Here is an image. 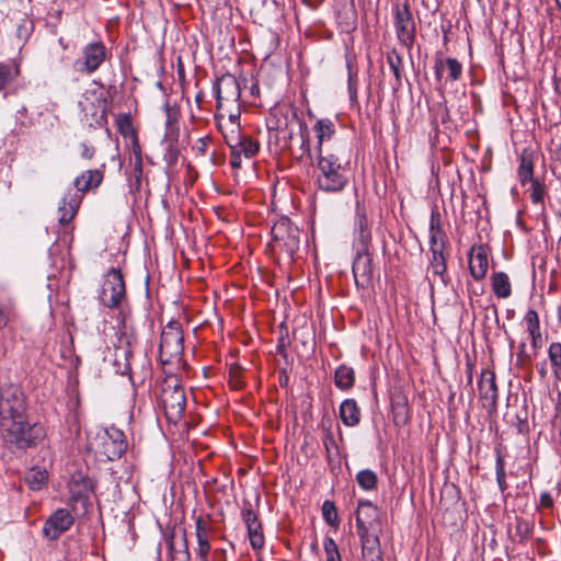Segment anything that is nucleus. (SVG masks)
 I'll use <instances>...</instances> for the list:
<instances>
[{"mask_svg": "<svg viewBox=\"0 0 561 561\" xmlns=\"http://www.w3.org/2000/svg\"><path fill=\"white\" fill-rule=\"evenodd\" d=\"M26 397L14 383L0 386V432L3 444L12 451H24L46 435L43 425L27 420Z\"/></svg>", "mask_w": 561, "mask_h": 561, "instance_id": "nucleus-1", "label": "nucleus"}, {"mask_svg": "<svg viewBox=\"0 0 561 561\" xmlns=\"http://www.w3.org/2000/svg\"><path fill=\"white\" fill-rule=\"evenodd\" d=\"M314 176L319 190L336 193L344 190L348 180L339 157L328 150L317 152Z\"/></svg>", "mask_w": 561, "mask_h": 561, "instance_id": "nucleus-2", "label": "nucleus"}, {"mask_svg": "<svg viewBox=\"0 0 561 561\" xmlns=\"http://www.w3.org/2000/svg\"><path fill=\"white\" fill-rule=\"evenodd\" d=\"M271 233L273 250L284 252L291 260L300 245L298 228L283 219L273 226Z\"/></svg>", "mask_w": 561, "mask_h": 561, "instance_id": "nucleus-3", "label": "nucleus"}, {"mask_svg": "<svg viewBox=\"0 0 561 561\" xmlns=\"http://www.w3.org/2000/svg\"><path fill=\"white\" fill-rule=\"evenodd\" d=\"M183 333L181 324L176 321L169 322L161 332L160 358L163 363L180 359L183 354Z\"/></svg>", "mask_w": 561, "mask_h": 561, "instance_id": "nucleus-4", "label": "nucleus"}, {"mask_svg": "<svg viewBox=\"0 0 561 561\" xmlns=\"http://www.w3.org/2000/svg\"><path fill=\"white\" fill-rule=\"evenodd\" d=\"M125 298V283L119 270L112 268L105 275L100 293L101 302L107 308H116Z\"/></svg>", "mask_w": 561, "mask_h": 561, "instance_id": "nucleus-5", "label": "nucleus"}, {"mask_svg": "<svg viewBox=\"0 0 561 561\" xmlns=\"http://www.w3.org/2000/svg\"><path fill=\"white\" fill-rule=\"evenodd\" d=\"M394 28L400 44L410 50L415 41V23L407 2L394 8Z\"/></svg>", "mask_w": 561, "mask_h": 561, "instance_id": "nucleus-6", "label": "nucleus"}, {"mask_svg": "<svg viewBox=\"0 0 561 561\" xmlns=\"http://www.w3.org/2000/svg\"><path fill=\"white\" fill-rule=\"evenodd\" d=\"M106 58V49L103 43L95 42L83 47L81 57L72 64V69L79 73L91 75L99 69Z\"/></svg>", "mask_w": 561, "mask_h": 561, "instance_id": "nucleus-7", "label": "nucleus"}, {"mask_svg": "<svg viewBox=\"0 0 561 561\" xmlns=\"http://www.w3.org/2000/svg\"><path fill=\"white\" fill-rule=\"evenodd\" d=\"M100 454L107 460H115L123 456L127 449V442L123 431L114 426L107 427L99 434Z\"/></svg>", "mask_w": 561, "mask_h": 561, "instance_id": "nucleus-8", "label": "nucleus"}, {"mask_svg": "<svg viewBox=\"0 0 561 561\" xmlns=\"http://www.w3.org/2000/svg\"><path fill=\"white\" fill-rule=\"evenodd\" d=\"M161 402L167 417L175 422L182 416L185 409L184 390L178 386L163 389Z\"/></svg>", "mask_w": 561, "mask_h": 561, "instance_id": "nucleus-9", "label": "nucleus"}, {"mask_svg": "<svg viewBox=\"0 0 561 561\" xmlns=\"http://www.w3.org/2000/svg\"><path fill=\"white\" fill-rule=\"evenodd\" d=\"M230 119L232 129L228 134H224L226 144L230 150H237L248 159L253 157L259 151V142L240 134L239 125L234 123V116H230Z\"/></svg>", "mask_w": 561, "mask_h": 561, "instance_id": "nucleus-10", "label": "nucleus"}, {"mask_svg": "<svg viewBox=\"0 0 561 561\" xmlns=\"http://www.w3.org/2000/svg\"><path fill=\"white\" fill-rule=\"evenodd\" d=\"M214 90L217 107H221L224 102L236 103L241 95L239 82L237 78L230 73L222 75L218 78L214 85Z\"/></svg>", "mask_w": 561, "mask_h": 561, "instance_id": "nucleus-11", "label": "nucleus"}, {"mask_svg": "<svg viewBox=\"0 0 561 561\" xmlns=\"http://www.w3.org/2000/svg\"><path fill=\"white\" fill-rule=\"evenodd\" d=\"M479 398L482 407L492 413L496 410L497 388L493 371L483 370L478 382Z\"/></svg>", "mask_w": 561, "mask_h": 561, "instance_id": "nucleus-12", "label": "nucleus"}, {"mask_svg": "<svg viewBox=\"0 0 561 561\" xmlns=\"http://www.w3.org/2000/svg\"><path fill=\"white\" fill-rule=\"evenodd\" d=\"M73 524L72 515L65 508L57 510L46 520L43 533L50 540H56L62 533L68 530Z\"/></svg>", "mask_w": 561, "mask_h": 561, "instance_id": "nucleus-13", "label": "nucleus"}, {"mask_svg": "<svg viewBox=\"0 0 561 561\" xmlns=\"http://www.w3.org/2000/svg\"><path fill=\"white\" fill-rule=\"evenodd\" d=\"M353 275L358 287H367L373 278L371 255L369 251H355Z\"/></svg>", "mask_w": 561, "mask_h": 561, "instance_id": "nucleus-14", "label": "nucleus"}, {"mask_svg": "<svg viewBox=\"0 0 561 561\" xmlns=\"http://www.w3.org/2000/svg\"><path fill=\"white\" fill-rule=\"evenodd\" d=\"M370 243L371 233L366 214L364 209L357 207L353 248L355 251H369Z\"/></svg>", "mask_w": 561, "mask_h": 561, "instance_id": "nucleus-15", "label": "nucleus"}, {"mask_svg": "<svg viewBox=\"0 0 561 561\" xmlns=\"http://www.w3.org/2000/svg\"><path fill=\"white\" fill-rule=\"evenodd\" d=\"M447 70V79L451 81H457L461 78L462 75V66L461 64L453 57L443 58L442 56H437L434 62V72L435 79L440 82L444 78V72Z\"/></svg>", "mask_w": 561, "mask_h": 561, "instance_id": "nucleus-16", "label": "nucleus"}, {"mask_svg": "<svg viewBox=\"0 0 561 561\" xmlns=\"http://www.w3.org/2000/svg\"><path fill=\"white\" fill-rule=\"evenodd\" d=\"M81 204V194L70 188L61 198L58 207V221L60 225L69 224L76 216Z\"/></svg>", "mask_w": 561, "mask_h": 561, "instance_id": "nucleus-17", "label": "nucleus"}, {"mask_svg": "<svg viewBox=\"0 0 561 561\" xmlns=\"http://www.w3.org/2000/svg\"><path fill=\"white\" fill-rule=\"evenodd\" d=\"M469 270L471 276L477 280L485 277L488 272V252L483 245L472 247L469 254Z\"/></svg>", "mask_w": 561, "mask_h": 561, "instance_id": "nucleus-18", "label": "nucleus"}, {"mask_svg": "<svg viewBox=\"0 0 561 561\" xmlns=\"http://www.w3.org/2000/svg\"><path fill=\"white\" fill-rule=\"evenodd\" d=\"M378 518V508L370 501H359L356 512V526L358 529H368Z\"/></svg>", "mask_w": 561, "mask_h": 561, "instance_id": "nucleus-19", "label": "nucleus"}, {"mask_svg": "<svg viewBox=\"0 0 561 561\" xmlns=\"http://www.w3.org/2000/svg\"><path fill=\"white\" fill-rule=\"evenodd\" d=\"M195 534L197 538L196 554L199 561H208V554L210 551V543L208 540V528L207 524L202 517L195 520Z\"/></svg>", "mask_w": 561, "mask_h": 561, "instance_id": "nucleus-20", "label": "nucleus"}, {"mask_svg": "<svg viewBox=\"0 0 561 561\" xmlns=\"http://www.w3.org/2000/svg\"><path fill=\"white\" fill-rule=\"evenodd\" d=\"M102 173L98 170H88L82 173L80 176L76 178L73 181L75 190L72 192H78L81 194V198L83 197V193L90 190L91 187L99 186L102 182Z\"/></svg>", "mask_w": 561, "mask_h": 561, "instance_id": "nucleus-21", "label": "nucleus"}, {"mask_svg": "<svg viewBox=\"0 0 561 561\" xmlns=\"http://www.w3.org/2000/svg\"><path fill=\"white\" fill-rule=\"evenodd\" d=\"M339 414L346 426H356L360 421V410L354 399L344 400L340 405Z\"/></svg>", "mask_w": 561, "mask_h": 561, "instance_id": "nucleus-22", "label": "nucleus"}, {"mask_svg": "<svg viewBox=\"0 0 561 561\" xmlns=\"http://www.w3.org/2000/svg\"><path fill=\"white\" fill-rule=\"evenodd\" d=\"M444 232L440 228L439 215L432 211L430 220V250H445Z\"/></svg>", "mask_w": 561, "mask_h": 561, "instance_id": "nucleus-23", "label": "nucleus"}, {"mask_svg": "<svg viewBox=\"0 0 561 561\" xmlns=\"http://www.w3.org/2000/svg\"><path fill=\"white\" fill-rule=\"evenodd\" d=\"M314 130L318 139L317 152H320V150H324L323 142L330 140L334 135V124L329 118H322L316 123Z\"/></svg>", "mask_w": 561, "mask_h": 561, "instance_id": "nucleus-24", "label": "nucleus"}, {"mask_svg": "<svg viewBox=\"0 0 561 561\" xmlns=\"http://www.w3.org/2000/svg\"><path fill=\"white\" fill-rule=\"evenodd\" d=\"M133 154L134 157L130 158V163H131V172H130V175H129V181H130V185L131 187H136V190L139 188L140 186V181H141V176H142V159H141V151H140V147L136 144L134 145L133 147Z\"/></svg>", "mask_w": 561, "mask_h": 561, "instance_id": "nucleus-25", "label": "nucleus"}, {"mask_svg": "<svg viewBox=\"0 0 561 561\" xmlns=\"http://www.w3.org/2000/svg\"><path fill=\"white\" fill-rule=\"evenodd\" d=\"M387 62L394 76L393 88L399 89L402 85L403 78V60L400 54L392 49L387 54Z\"/></svg>", "mask_w": 561, "mask_h": 561, "instance_id": "nucleus-26", "label": "nucleus"}, {"mask_svg": "<svg viewBox=\"0 0 561 561\" xmlns=\"http://www.w3.org/2000/svg\"><path fill=\"white\" fill-rule=\"evenodd\" d=\"M492 289L496 297L507 298L511 296L512 287L506 273L496 272L492 275Z\"/></svg>", "mask_w": 561, "mask_h": 561, "instance_id": "nucleus-27", "label": "nucleus"}, {"mask_svg": "<svg viewBox=\"0 0 561 561\" xmlns=\"http://www.w3.org/2000/svg\"><path fill=\"white\" fill-rule=\"evenodd\" d=\"M89 98L87 94L83 95V100L80 101L79 105L81 106L82 112L84 113V116L91 115L96 123L100 122V119L104 118L105 110H104V100L101 98H96L98 104L94 103L89 104Z\"/></svg>", "mask_w": 561, "mask_h": 561, "instance_id": "nucleus-28", "label": "nucleus"}, {"mask_svg": "<svg viewBox=\"0 0 561 561\" xmlns=\"http://www.w3.org/2000/svg\"><path fill=\"white\" fill-rule=\"evenodd\" d=\"M519 182L523 186L534 181V161L530 153L524 152L520 156V162L517 170Z\"/></svg>", "mask_w": 561, "mask_h": 561, "instance_id": "nucleus-29", "label": "nucleus"}, {"mask_svg": "<svg viewBox=\"0 0 561 561\" xmlns=\"http://www.w3.org/2000/svg\"><path fill=\"white\" fill-rule=\"evenodd\" d=\"M355 381L354 370L352 367L341 365L335 370L334 382L341 390H347L353 387Z\"/></svg>", "mask_w": 561, "mask_h": 561, "instance_id": "nucleus-30", "label": "nucleus"}, {"mask_svg": "<svg viewBox=\"0 0 561 561\" xmlns=\"http://www.w3.org/2000/svg\"><path fill=\"white\" fill-rule=\"evenodd\" d=\"M47 471L45 469L34 467L25 474V482L32 490H41L47 481Z\"/></svg>", "mask_w": 561, "mask_h": 561, "instance_id": "nucleus-31", "label": "nucleus"}, {"mask_svg": "<svg viewBox=\"0 0 561 561\" xmlns=\"http://www.w3.org/2000/svg\"><path fill=\"white\" fill-rule=\"evenodd\" d=\"M548 358L556 378L561 379V343L552 342L548 347Z\"/></svg>", "mask_w": 561, "mask_h": 561, "instance_id": "nucleus-32", "label": "nucleus"}, {"mask_svg": "<svg viewBox=\"0 0 561 561\" xmlns=\"http://www.w3.org/2000/svg\"><path fill=\"white\" fill-rule=\"evenodd\" d=\"M346 68H347V89L350 94V100L352 104H355L357 102V70L354 69L353 61L351 58H346Z\"/></svg>", "mask_w": 561, "mask_h": 561, "instance_id": "nucleus-33", "label": "nucleus"}, {"mask_svg": "<svg viewBox=\"0 0 561 561\" xmlns=\"http://www.w3.org/2000/svg\"><path fill=\"white\" fill-rule=\"evenodd\" d=\"M356 482L365 491H371L376 489L378 478L377 474L370 469L360 470L356 474Z\"/></svg>", "mask_w": 561, "mask_h": 561, "instance_id": "nucleus-34", "label": "nucleus"}, {"mask_svg": "<svg viewBox=\"0 0 561 561\" xmlns=\"http://www.w3.org/2000/svg\"><path fill=\"white\" fill-rule=\"evenodd\" d=\"M432 259L430 266L435 275L444 276L446 272V257L444 255V250H434L431 251Z\"/></svg>", "mask_w": 561, "mask_h": 561, "instance_id": "nucleus-35", "label": "nucleus"}, {"mask_svg": "<svg viewBox=\"0 0 561 561\" xmlns=\"http://www.w3.org/2000/svg\"><path fill=\"white\" fill-rule=\"evenodd\" d=\"M250 545L254 550H260L264 546V535L262 524L259 523L251 528H247Z\"/></svg>", "mask_w": 561, "mask_h": 561, "instance_id": "nucleus-36", "label": "nucleus"}, {"mask_svg": "<svg viewBox=\"0 0 561 561\" xmlns=\"http://www.w3.org/2000/svg\"><path fill=\"white\" fill-rule=\"evenodd\" d=\"M530 186L527 190L529 197L534 204H543L546 196L545 185L537 179L529 182Z\"/></svg>", "mask_w": 561, "mask_h": 561, "instance_id": "nucleus-37", "label": "nucleus"}, {"mask_svg": "<svg viewBox=\"0 0 561 561\" xmlns=\"http://www.w3.org/2000/svg\"><path fill=\"white\" fill-rule=\"evenodd\" d=\"M19 67L0 64V90L4 89L16 76H19Z\"/></svg>", "mask_w": 561, "mask_h": 561, "instance_id": "nucleus-38", "label": "nucleus"}, {"mask_svg": "<svg viewBox=\"0 0 561 561\" xmlns=\"http://www.w3.org/2000/svg\"><path fill=\"white\" fill-rule=\"evenodd\" d=\"M357 531L362 540V550H370L373 548L380 549L379 538L377 535L369 534V529H358Z\"/></svg>", "mask_w": 561, "mask_h": 561, "instance_id": "nucleus-39", "label": "nucleus"}, {"mask_svg": "<svg viewBox=\"0 0 561 561\" xmlns=\"http://www.w3.org/2000/svg\"><path fill=\"white\" fill-rule=\"evenodd\" d=\"M241 517L247 528H251V526H255L256 524L261 523L250 502L243 503Z\"/></svg>", "mask_w": 561, "mask_h": 561, "instance_id": "nucleus-40", "label": "nucleus"}, {"mask_svg": "<svg viewBox=\"0 0 561 561\" xmlns=\"http://www.w3.org/2000/svg\"><path fill=\"white\" fill-rule=\"evenodd\" d=\"M323 445L329 460L334 459L339 455L337 444L334 439L332 432H330L329 430L324 434Z\"/></svg>", "mask_w": 561, "mask_h": 561, "instance_id": "nucleus-41", "label": "nucleus"}, {"mask_svg": "<svg viewBox=\"0 0 561 561\" xmlns=\"http://www.w3.org/2000/svg\"><path fill=\"white\" fill-rule=\"evenodd\" d=\"M495 473H496V482L499 485V489L504 492L507 488L506 481H505V463L504 458L501 454H497L496 456V462H495Z\"/></svg>", "mask_w": 561, "mask_h": 561, "instance_id": "nucleus-42", "label": "nucleus"}, {"mask_svg": "<svg viewBox=\"0 0 561 561\" xmlns=\"http://www.w3.org/2000/svg\"><path fill=\"white\" fill-rule=\"evenodd\" d=\"M301 127V124L299 123L297 116L295 113H291L290 118L287 116L285 117V127L283 128L280 125V122L278 121L275 128L279 130L280 133H287L288 138H291L295 127Z\"/></svg>", "mask_w": 561, "mask_h": 561, "instance_id": "nucleus-43", "label": "nucleus"}, {"mask_svg": "<svg viewBox=\"0 0 561 561\" xmlns=\"http://www.w3.org/2000/svg\"><path fill=\"white\" fill-rule=\"evenodd\" d=\"M325 561H341L337 545L332 538L324 539Z\"/></svg>", "mask_w": 561, "mask_h": 561, "instance_id": "nucleus-44", "label": "nucleus"}, {"mask_svg": "<svg viewBox=\"0 0 561 561\" xmlns=\"http://www.w3.org/2000/svg\"><path fill=\"white\" fill-rule=\"evenodd\" d=\"M322 514H323V518L325 519V522L329 525H331V526L336 525L337 512H336V508H335V505L333 504V502L324 501V503L322 505Z\"/></svg>", "mask_w": 561, "mask_h": 561, "instance_id": "nucleus-45", "label": "nucleus"}, {"mask_svg": "<svg viewBox=\"0 0 561 561\" xmlns=\"http://www.w3.org/2000/svg\"><path fill=\"white\" fill-rule=\"evenodd\" d=\"M524 321L527 327V332L540 331L539 316L536 310L529 309L524 317Z\"/></svg>", "mask_w": 561, "mask_h": 561, "instance_id": "nucleus-46", "label": "nucleus"}, {"mask_svg": "<svg viewBox=\"0 0 561 561\" xmlns=\"http://www.w3.org/2000/svg\"><path fill=\"white\" fill-rule=\"evenodd\" d=\"M81 485H79V489L76 491L73 488H71V492L75 496L81 497L85 495L89 491L92 489V483L89 479L84 477H80Z\"/></svg>", "mask_w": 561, "mask_h": 561, "instance_id": "nucleus-47", "label": "nucleus"}, {"mask_svg": "<svg viewBox=\"0 0 561 561\" xmlns=\"http://www.w3.org/2000/svg\"><path fill=\"white\" fill-rule=\"evenodd\" d=\"M364 561H383L381 549L362 550Z\"/></svg>", "mask_w": 561, "mask_h": 561, "instance_id": "nucleus-48", "label": "nucleus"}, {"mask_svg": "<svg viewBox=\"0 0 561 561\" xmlns=\"http://www.w3.org/2000/svg\"><path fill=\"white\" fill-rule=\"evenodd\" d=\"M517 364L519 366H524L526 363L530 362L531 357L526 352V343L522 342L518 346V353H517Z\"/></svg>", "mask_w": 561, "mask_h": 561, "instance_id": "nucleus-49", "label": "nucleus"}, {"mask_svg": "<svg viewBox=\"0 0 561 561\" xmlns=\"http://www.w3.org/2000/svg\"><path fill=\"white\" fill-rule=\"evenodd\" d=\"M31 30V22H24L18 26L16 36L19 37V39L25 41L30 36Z\"/></svg>", "mask_w": 561, "mask_h": 561, "instance_id": "nucleus-50", "label": "nucleus"}, {"mask_svg": "<svg viewBox=\"0 0 561 561\" xmlns=\"http://www.w3.org/2000/svg\"><path fill=\"white\" fill-rule=\"evenodd\" d=\"M516 531L520 539H525L529 536L530 527L526 520L518 519L516 523Z\"/></svg>", "mask_w": 561, "mask_h": 561, "instance_id": "nucleus-51", "label": "nucleus"}, {"mask_svg": "<svg viewBox=\"0 0 561 561\" xmlns=\"http://www.w3.org/2000/svg\"><path fill=\"white\" fill-rule=\"evenodd\" d=\"M540 507L551 508L553 506V499L549 492H542L539 500Z\"/></svg>", "mask_w": 561, "mask_h": 561, "instance_id": "nucleus-52", "label": "nucleus"}, {"mask_svg": "<svg viewBox=\"0 0 561 561\" xmlns=\"http://www.w3.org/2000/svg\"><path fill=\"white\" fill-rule=\"evenodd\" d=\"M530 340H531V346L533 348L537 350L541 347L542 344V336L541 331H535V332H528Z\"/></svg>", "mask_w": 561, "mask_h": 561, "instance_id": "nucleus-53", "label": "nucleus"}, {"mask_svg": "<svg viewBox=\"0 0 561 561\" xmlns=\"http://www.w3.org/2000/svg\"><path fill=\"white\" fill-rule=\"evenodd\" d=\"M242 164V154L239 153L237 150H231V157H230V165L233 169H239Z\"/></svg>", "mask_w": 561, "mask_h": 561, "instance_id": "nucleus-54", "label": "nucleus"}, {"mask_svg": "<svg viewBox=\"0 0 561 561\" xmlns=\"http://www.w3.org/2000/svg\"><path fill=\"white\" fill-rule=\"evenodd\" d=\"M193 149L199 154H205L207 150L206 140L203 138L197 139L196 144L193 146Z\"/></svg>", "mask_w": 561, "mask_h": 561, "instance_id": "nucleus-55", "label": "nucleus"}, {"mask_svg": "<svg viewBox=\"0 0 561 561\" xmlns=\"http://www.w3.org/2000/svg\"><path fill=\"white\" fill-rule=\"evenodd\" d=\"M131 342H133V335L128 334L126 325H123V331L119 336V343L121 344L125 343L127 346H130Z\"/></svg>", "mask_w": 561, "mask_h": 561, "instance_id": "nucleus-56", "label": "nucleus"}, {"mask_svg": "<svg viewBox=\"0 0 561 561\" xmlns=\"http://www.w3.org/2000/svg\"><path fill=\"white\" fill-rule=\"evenodd\" d=\"M81 147H82L81 156L85 159H91L94 153V149L89 147L87 144H82Z\"/></svg>", "mask_w": 561, "mask_h": 561, "instance_id": "nucleus-57", "label": "nucleus"}, {"mask_svg": "<svg viewBox=\"0 0 561 561\" xmlns=\"http://www.w3.org/2000/svg\"><path fill=\"white\" fill-rule=\"evenodd\" d=\"M537 369H538V374H539L540 378L546 379L548 376L547 363L542 362V363L538 364Z\"/></svg>", "mask_w": 561, "mask_h": 561, "instance_id": "nucleus-58", "label": "nucleus"}, {"mask_svg": "<svg viewBox=\"0 0 561 561\" xmlns=\"http://www.w3.org/2000/svg\"><path fill=\"white\" fill-rule=\"evenodd\" d=\"M184 551H183V560L181 561H190V558H191V554H190V551H188V547H187V540H186V537L184 536Z\"/></svg>", "mask_w": 561, "mask_h": 561, "instance_id": "nucleus-59", "label": "nucleus"}, {"mask_svg": "<svg viewBox=\"0 0 561 561\" xmlns=\"http://www.w3.org/2000/svg\"><path fill=\"white\" fill-rule=\"evenodd\" d=\"M554 158L561 162V144L553 151Z\"/></svg>", "mask_w": 561, "mask_h": 561, "instance_id": "nucleus-60", "label": "nucleus"}, {"mask_svg": "<svg viewBox=\"0 0 561 561\" xmlns=\"http://www.w3.org/2000/svg\"><path fill=\"white\" fill-rule=\"evenodd\" d=\"M7 324V316L4 312L0 309V328L4 327Z\"/></svg>", "mask_w": 561, "mask_h": 561, "instance_id": "nucleus-61", "label": "nucleus"}, {"mask_svg": "<svg viewBox=\"0 0 561 561\" xmlns=\"http://www.w3.org/2000/svg\"><path fill=\"white\" fill-rule=\"evenodd\" d=\"M257 91H259L257 84H253L251 88L252 95H255L257 93Z\"/></svg>", "mask_w": 561, "mask_h": 561, "instance_id": "nucleus-62", "label": "nucleus"}, {"mask_svg": "<svg viewBox=\"0 0 561 561\" xmlns=\"http://www.w3.org/2000/svg\"><path fill=\"white\" fill-rule=\"evenodd\" d=\"M513 346H514V341H513V340H511V341H510V348L512 350V348H513Z\"/></svg>", "mask_w": 561, "mask_h": 561, "instance_id": "nucleus-63", "label": "nucleus"}]
</instances>
